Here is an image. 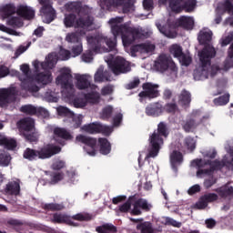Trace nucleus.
<instances>
[{"label": "nucleus", "mask_w": 233, "mask_h": 233, "mask_svg": "<svg viewBox=\"0 0 233 233\" xmlns=\"http://www.w3.org/2000/svg\"><path fill=\"white\" fill-rule=\"evenodd\" d=\"M230 101V95L229 94H225L218 98H215L213 100L214 105L217 106H223L227 105Z\"/></svg>", "instance_id": "obj_52"}, {"label": "nucleus", "mask_w": 233, "mask_h": 233, "mask_svg": "<svg viewBox=\"0 0 233 233\" xmlns=\"http://www.w3.org/2000/svg\"><path fill=\"white\" fill-rule=\"evenodd\" d=\"M35 127V122L32 117H24L17 122V128L21 134L23 132H32Z\"/></svg>", "instance_id": "obj_22"}, {"label": "nucleus", "mask_w": 233, "mask_h": 233, "mask_svg": "<svg viewBox=\"0 0 233 233\" xmlns=\"http://www.w3.org/2000/svg\"><path fill=\"white\" fill-rule=\"evenodd\" d=\"M17 99V89L15 87L0 89V106H8L10 103H15Z\"/></svg>", "instance_id": "obj_14"}, {"label": "nucleus", "mask_w": 233, "mask_h": 233, "mask_svg": "<svg viewBox=\"0 0 233 233\" xmlns=\"http://www.w3.org/2000/svg\"><path fill=\"white\" fill-rule=\"evenodd\" d=\"M152 205L147 199L138 198L133 201V208L130 212L131 216H141L143 212H150Z\"/></svg>", "instance_id": "obj_18"}, {"label": "nucleus", "mask_w": 233, "mask_h": 233, "mask_svg": "<svg viewBox=\"0 0 233 233\" xmlns=\"http://www.w3.org/2000/svg\"><path fill=\"white\" fill-rule=\"evenodd\" d=\"M57 114L62 117H68L69 119H71L73 128H79V127H81L83 123V115L77 116L66 106L58 107Z\"/></svg>", "instance_id": "obj_16"}, {"label": "nucleus", "mask_w": 233, "mask_h": 233, "mask_svg": "<svg viewBox=\"0 0 233 233\" xmlns=\"http://www.w3.org/2000/svg\"><path fill=\"white\" fill-rule=\"evenodd\" d=\"M78 143L85 145L84 150H86L88 156H96V147H97V139L85 135H78L76 137Z\"/></svg>", "instance_id": "obj_17"}, {"label": "nucleus", "mask_w": 233, "mask_h": 233, "mask_svg": "<svg viewBox=\"0 0 233 233\" xmlns=\"http://www.w3.org/2000/svg\"><path fill=\"white\" fill-rule=\"evenodd\" d=\"M42 208L44 210H47V211H50V212H57L59 210H63L64 207L61 204L49 203V204H44L42 206Z\"/></svg>", "instance_id": "obj_51"}, {"label": "nucleus", "mask_w": 233, "mask_h": 233, "mask_svg": "<svg viewBox=\"0 0 233 233\" xmlns=\"http://www.w3.org/2000/svg\"><path fill=\"white\" fill-rule=\"evenodd\" d=\"M65 165H66L65 161L57 160L53 163L52 168H53V170H61V169L65 168Z\"/></svg>", "instance_id": "obj_64"}, {"label": "nucleus", "mask_w": 233, "mask_h": 233, "mask_svg": "<svg viewBox=\"0 0 233 233\" xmlns=\"http://www.w3.org/2000/svg\"><path fill=\"white\" fill-rule=\"evenodd\" d=\"M66 41L67 43H72L73 45H79L81 42V36L77 32L68 33L66 36Z\"/></svg>", "instance_id": "obj_47"}, {"label": "nucleus", "mask_w": 233, "mask_h": 233, "mask_svg": "<svg viewBox=\"0 0 233 233\" xmlns=\"http://www.w3.org/2000/svg\"><path fill=\"white\" fill-rule=\"evenodd\" d=\"M124 18L122 16H116L109 20L111 25V32L113 37L105 36L103 35H97L95 36H87V43L92 52H99L103 45H106L108 52H114L116 46H117V37L121 36L124 46H130L137 39L143 37V33L137 28L130 27L127 24L119 25L123 23Z\"/></svg>", "instance_id": "obj_1"}, {"label": "nucleus", "mask_w": 233, "mask_h": 233, "mask_svg": "<svg viewBox=\"0 0 233 233\" xmlns=\"http://www.w3.org/2000/svg\"><path fill=\"white\" fill-rule=\"evenodd\" d=\"M51 221L52 223H66L67 225H74V222H72L70 217L63 213H54Z\"/></svg>", "instance_id": "obj_33"}, {"label": "nucleus", "mask_w": 233, "mask_h": 233, "mask_svg": "<svg viewBox=\"0 0 233 233\" xmlns=\"http://www.w3.org/2000/svg\"><path fill=\"white\" fill-rule=\"evenodd\" d=\"M141 83V80L139 78L136 77L133 81L129 82L126 85L127 90H134V88H137Z\"/></svg>", "instance_id": "obj_63"}, {"label": "nucleus", "mask_w": 233, "mask_h": 233, "mask_svg": "<svg viewBox=\"0 0 233 233\" xmlns=\"http://www.w3.org/2000/svg\"><path fill=\"white\" fill-rule=\"evenodd\" d=\"M73 78L72 71L68 68H64L56 79V85H59L63 90L67 92V97H72L76 94Z\"/></svg>", "instance_id": "obj_6"}, {"label": "nucleus", "mask_w": 233, "mask_h": 233, "mask_svg": "<svg viewBox=\"0 0 233 233\" xmlns=\"http://www.w3.org/2000/svg\"><path fill=\"white\" fill-rule=\"evenodd\" d=\"M215 191L221 199H230V198H233V187L228 186V184L216 188Z\"/></svg>", "instance_id": "obj_28"}, {"label": "nucleus", "mask_w": 233, "mask_h": 233, "mask_svg": "<svg viewBox=\"0 0 233 233\" xmlns=\"http://www.w3.org/2000/svg\"><path fill=\"white\" fill-rule=\"evenodd\" d=\"M16 14L20 15V17H24V19H27L28 21L35 17V11L28 5H20L16 9Z\"/></svg>", "instance_id": "obj_27"}, {"label": "nucleus", "mask_w": 233, "mask_h": 233, "mask_svg": "<svg viewBox=\"0 0 233 233\" xmlns=\"http://www.w3.org/2000/svg\"><path fill=\"white\" fill-rule=\"evenodd\" d=\"M20 112L25 114V116H36L37 107L33 105H25L20 107Z\"/></svg>", "instance_id": "obj_46"}, {"label": "nucleus", "mask_w": 233, "mask_h": 233, "mask_svg": "<svg viewBox=\"0 0 233 233\" xmlns=\"http://www.w3.org/2000/svg\"><path fill=\"white\" fill-rule=\"evenodd\" d=\"M192 101V95L187 89H183L178 96V103L183 106L190 105Z\"/></svg>", "instance_id": "obj_38"}, {"label": "nucleus", "mask_w": 233, "mask_h": 233, "mask_svg": "<svg viewBox=\"0 0 233 233\" xmlns=\"http://www.w3.org/2000/svg\"><path fill=\"white\" fill-rule=\"evenodd\" d=\"M158 3L160 5H167L168 3L170 10L175 12V14H181V9L185 0H158Z\"/></svg>", "instance_id": "obj_26"}, {"label": "nucleus", "mask_w": 233, "mask_h": 233, "mask_svg": "<svg viewBox=\"0 0 233 233\" xmlns=\"http://www.w3.org/2000/svg\"><path fill=\"white\" fill-rule=\"evenodd\" d=\"M96 231L97 233H116L117 232V228L113 224H104L96 227Z\"/></svg>", "instance_id": "obj_41"}, {"label": "nucleus", "mask_w": 233, "mask_h": 233, "mask_svg": "<svg viewBox=\"0 0 233 233\" xmlns=\"http://www.w3.org/2000/svg\"><path fill=\"white\" fill-rule=\"evenodd\" d=\"M106 72L103 70V68L99 67L95 74L94 79L95 83H103L104 81H109L108 76H106Z\"/></svg>", "instance_id": "obj_45"}, {"label": "nucleus", "mask_w": 233, "mask_h": 233, "mask_svg": "<svg viewBox=\"0 0 233 233\" xmlns=\"http://www.w3.org/2000/svg\"><path fill=\"white\" fill-rule=\"evenodd\" d=\"M100 6L103 10H110L112 6L114 8H117V6H122V10L124 14H128L134 4L132 0H100Z\"/></svg>", "instance_id": "obj_10"}, {"label": "nucleus", "mask_w": 233, "mask_h": 233, "mask_svg": "<svg viewBox=\"0 0 233 233\" xmlns=\"http://www.w3.org/2000/svg\"><path fill=\"white\" fill-rule=\"evenodd\" d=\"M198 40L200 45H208L212 41V31L201 30L198 34Z\"/></svg>", "instance_id": "obj_37"}, {"label": "nucleus", "mask_w": 233, "mask_h": 233, "mask_svg": "<svg viewBox=\"0 0 233 233\" xmlns=\"http://www.w3.org/2000/svg\"><path fill=\"white\" fill-rule=\"evenodd\" d=\"M98 145L100 147V154H103V156H107L112 150V145H110V142L106 138H98Z\"/></svg>", "instance_id": "obj_34"}, {"label": "nucleus", "mask_w": 233, "mask_h": 233, "mask_svg": "<svg viewBox=\"0 0 233 233\" xmlns=\"http://www.w3.org/2000/svg\"><path fill=\"white\" fill-rule=\"evenodd\" d=\"M12 161V156L8 151L0 149V167H8Z\"/></svg>", "instance_id": "obj_39"}, {"label": "nucleus", "mask_w": 233, "mask_h": 233, "mask_svg": "<svg viewBox=\"0 0 233 233\" xmlns=\"http://www.w3.org/2000/svg\"><path fill=\"white\" fill-rule=\"evenodd\" d=\"M201 125V120L198 119L196 116L191 115L182 122V128L187 134L194 132Z\"/></svg>", "instance_id": "obj_21"}, {"label": "nucleus", "mask_w": 233, "mask_h": 233, "mask_svg": "<svg viewBox=\"0 0 233 233\" xmlns=\"http://www.w3.org/2000/svg\"><path fill=\"white\" fill-rule=\"evenodd\" d=\"M200 65L202 66V72L207 74L205 68L210 66L213 57H216V49L210 45L205 46V47L198 53Z\"/></svg>", "instance_id": "obj_11"}, {"label": "nucleus", "mask_w": 233, "mask_h": 233, "mask_svg": "<svg viewBox=\"0 0 233 233\" xmlns=\"http://www.w3.org/2000/svg\"><path fill=\"white\" fill-rule=\"evenodd\" d=\"M72 219H75L76 221H90L92 219V217L88 214H83V213H78L76 215H74L72 217Z\"/></svg>", "instance_id": "obj_60"}, {"label": "nucleus", "mask_w": 233, "mask_h": 233, "mask_svg": "<svg viewBox=\"0 0 233 233\" xmlns=\"http://www.w3.org/2000/svg\"><path fill=\"white\" fill-rule=\"evenodd\" d=\"M73 105L76 108H83L86 106V99L85 97H76L73 100Z\"/></svg>", "instance_id": "obj_61"}, {"label": "nucleus", "mask_w": 233, "mask_h": 233, "mask_svg": "<svg viewBox=\"0 0 233 233\" xmlns=\"http://www.w3.org/2000/svg\"><path fill=\"white\" fill-rule=\"evenodd\" d=\"M54 66H56V59L53 57L52 54H49L46 62L42 63V68H54Z\"/></svg>", "instance_id": "obj_59"}, {"label": "nucleus", "mask_w": 233, "mask_h": 233, "mask_svg": "<svg viewBox=\"0 0 233 233\" xmlns=\"http://www.w3.org/2000/svg\"><path fill=\"white\" fill-rule=\"evenodd\" d=\"M135 199H136V195L130 196L124 204L118 207L119 212H122V214H127L130 212V209L132 208V203H134Z\"/></svg>", "instance_id": "obj_40"}, {"label": "nucleus", "mask_w": 233, "mask_h": 233, "mask_svg": "<svg viewBox=\"0 0 233 233\" xmlns=\"http://www.w3.org/2000/svg\"><path fill=\"white\" fill-rule=\"evenodd\" d=\"M184 145L187 147V150H190V152L196 150V140L192 137H187L184 140Z\"/></svg>", "instance_id": "obj_55"}, {"label": "nucleus", "mask_w": 233, "mask_h": 233, "mask_svg": "<svg viewBox=\"0 0 233 233\" xmlns=\"http://www.w3.org/2000/svg\"><path fill=\"white\" fill-rule=\"evenodd\" d=\"M82 130L87 134H103V136H110V134H112V128H110V127L105 126L99 122L85 125Z\"/></svg>", "instance_id": "obj_15"}, {"label": "nucleus", "mask_w": 233, "mask_h": 233, "mask_svg": "<svg viewBox=\"0 0 233 233\" xmlns=\"http://www.w3.org/2000/svg\"><path fill=\"white\" fill-rule=\"evenodd\" d=\"M20 70L23 74L15 71V76H17L19 81L21 82V90L29 92V94H35L39 92L40 88L34 81V76H32V72L30 71V66L24 64L20 66Z\"/></svg>", "instance_id": "obj_4"}, {"label": "nucleus", "mask_w": 233, "mask_h": 233, "mask_svg": "<svg viewBox=\"0 0 233 233\" xmlns=\"http://www.w3.org/2000/svg\"><path fill=\"white\" fill-rule=\"evenodd\" d=\"M143 91L138 94L140 99H156L159 97V85L146 82L142 85Z\"/></svg>", "instance_id": "obj_13"}, {"label": "nucleus", "mask_w": 233, "mask_h": 233, "mask_svg": "<svg viewBox=\"0 0 233 233\" xmlns=\"http://www.w3.org/2000/svg\"><path fill=\"white\" fill-rule=\"evenodd\" d=\"M71 52L73 57H77V56H81V54H83V43H78L73 46Z\"/></svg>", "instance_id": "obj_58"}, {"label": "nucleus", "mask_w": 233, "mask_h": 233, "mask_svg": "<svg viewBox=\"0 0 233 233\" xmlns=\"http://www.w3.org/2000/svg\"><path fill=\"white\" fill-rule=\"evenodd\" d=\"M176 25L180 28H184V30H192L194 28V18L182 15L177 20Z\"/></svg>", "instance_id": "obj_30"}, {"label": "nucleus", "mask_w": 233, "mask_h": 233, "mask_svg": "<svg viewBox=\"0 0 233 233\" xmlns=\"http://www.w3.org/2000/svg\"><path fill=\"white\" fill-rule=\"evenodd\" d=\"M50 177H51L50 184L57 185V183H59V181H63L65 179V173L53 172V173H51Z\"/></svg>", "instance_id": "obj_53"}, {"label": "nucleus", "mask_w": 233, "mask_h": 233, "mask_svg": "<svg viewBox=\"0 0 233 233\" xmlns=\"http://www.w3.org/2000/svg\"><path fill=\"white\" fill-rule=\"evenodd\" d=\"M196 6H198V0H184L181 12L192 14L196 10Z\"/></svg>", "instance_id": "obj_36"}, {"label": "nucleus", "mask_w": 233, "mask_h": 233, "mask_svg": "<svg viewBox=\"0 0 233 233\" xmlns=\"http://www.w3.org/2000/svg\"><path fill=\"white\" fill-rule=\"evenodd\" d=\"M67 10L73 12V14H77L79 16L86 14V8H85L79 2H72L67 5Z\"/></svg>", "instance_id": "obj_31"}, {"label": "nucleus", "mask_w": 233, "mask_h": 233, "mask_svg": "<svg viewBox=\"0 0 233 233\" xmlns=\"http://www.w3.org/2000/svg\"><path fill=\"white\" fill-rule=\"evenodd\" d=\"M38 2L42 6L40 14L44 16L45 23L50 25L57 17L56 9L52 6V0H38Z\"/></svg>", "instance_id": "obj_12"}, {"label": "nucleus", "mask_w": 233, "mask_h": 233, "mask_svg": "<svg viewBox=\"0 0 233 233\" xmlns=\"http://www.w3.org/2000/svg\"><path fill=\"white\" fill-rule=\"evenodd\" d=\"M86 103H90L91 105H97L101 101V96L98 93L91 92L85 95Z\"/></svg>", "instance_id": "obj_43"}, {"label": "nucleus", "mask_w": 233, "mask_h": 233, "mask_svg": "<svg viewBox=\"0 0 233 233\" xmlns=\"http://www.w3.org/2000/svg\"><path fill=\"white\" fill-rule=\"evenodd\" d=\"M193 167H198V170L197 171V176H203V174L210 175L215 170H221L224 167L228 165L227 159L219 160H203V159H195L192 161Z\"/></svg>", "instance_id": "obj_5"}, {"label": "nucleus", "mask_w": 233, "mask_h": 233, "mask_svg": "<svg viewBox=\"0 0 233 233\" xmlns=\"http://www.w3.org/2000/svg\"><path fill=\"white\" fill-rule=\"evenodd\" d=\"M183 161H184L183 153H181L180 151L174 150L170 154V164L173 170H175V172H177V167L182 165Z\"/></svg>", "instance_id": "obj_29"}, {"label": "nucleus", "mask_w": 233, "mask_h": 233, "mask_svg": "<svg viewBox=\"0 0 233 233\" xmlns=\"http://www.w3.org/2000/svg\"><path fill=\"white\" fill-rule=\"evenodd\" d=\"M182 66H190L192 63V57L183 53L179 58H177Z\"/></svg>", "instance_id": "obj_57"}, {"label": "nucleus", "mask_w": 233, "mask_h": 233, "mask_svg": "<svg viewBox=\"0 0 233 233\" xmlns=\"http://www.w3.org/2000/svg\"><path fill=\"white\" fill-rule=\"evenodd\" d=\"M169 54H171L173 57L178 59L183 56V47L177 44H174L169 47Z\"/></svg>", "instance_id": "obj_48"}, {"label": "nucleus", "mask_w": 233, "mask_h": 233, "mask_svg": "<svg viewBox=\"0 0 233 233\" xmlns=\"http://www.w3.org/2000/svg\"><path fill=\"white\" fill-rule=\"evenodd\" d=\"M108 66L115 76L127 74L132 70L130 64L121 56H117L115 59L109 61Z\"/></svg>", "instance_id": "obj_9"}, {"label": "nucleus", "mask_w": 233, "mask_h": 233, "mask_svg": "<svg viewBox=\"0 0 233 233\" xmlns=\"http://www.w3.org/2000/svg\"><path fill=\"white\" fill-rule=\"evenodd\" d=\"M219 199V196L216 193H207L201 196L196 204L197 208L203 210L208 207V203H214Z\"/></svg>", "instance_id": "obj_20"}, {"label": "nucleus", "mask_w": 233, "mask_h": 233, "mask_svg": "<svg viewBox=\"0 0 233 233\" xmlns=\"http://www.w3.org/2000/svg\"><path fill=\"white\" fill-rule=\"evenodd\" d=\"M41 85H48V83H52V75L50 73H38L34 77V82Z\"/></svg>", "instance_id": "obj_35"}, {"label": "nucleus", "mask_w": 233, "mask_h": 233, "mask_svg": "<svg viewBox=\"0 0 233 233\" xmlns=\"http://www.w3.org/2000/svg\"><path fill=\"white\" fill-rule=\"evenodd\" d=\"M0 12L4 19H8V17L14 15V14L17 12V9L14 4H6L1 7Z\"/></svg>", "instance_id": "obj_32"}, {"label": "nucleus", "mask_w": 233, "mask_h": 233, "mask_svg": "<svg viewBox=\"0 0 233 233\" xmlns=\"http://www.w3.org/2000/svg\"><path fill=\"white\" fill-rule=\"evenodd\" d=\"M156 50L154 44H142V54H150Z\"/></svg>", "instance_id": "obj_62"}, {"label": "nucleus", "mask_w": 233, "mask_h": 233, "mask_svg": "<svg viewBox=\"0 0 233 233\" xmlns=\"http://www.w3.org/2000/svg\"><path fill=\"white\" fill-rule=\"evenodd\" d=\"M53 134L55 136V141H56L58 145H61L62 147L66 145L65 141H72V139H74L72 133H70V131L65 127H55Z\"/></svg>", "instance_id": "obj_19"}, {"label": "nucleus", "mask_w": 233, "mask_h": 233, "mask_svg": "<svg viewBox=\"0 0 233 233\" xmlns=\"http://www.w3.org/2000/svg\"><path fill=\"white\" fill-rule=\"evenodd\" d=\"M7 25L13 28H21L23 21L18 16H13L7 20Z\"/></svg>", "instance_id": "obj_54"}, {"label": "nucleus", "mask_w": 233, "mask_h": 233, "mask_svg": "<svg viewBox=\"0 0 233 233\" xmlns=\"http://www.w3.org/2000/svg\"><path fill=\"white\" fill-rule=\"evenodd\" d=\"M5 192L9 196H19L21 194V184L19 180L8 182L5 187Z\"/></svg>", "instance_id": "obj_25"}, {"label": "nucleus", "mask_w": 233, "mask_h": 233, "mask_svg": "<svg viewBox=\"0 0 233 233\" xmlns=\"http://www.w3.org/2000/svg\"><path fill=\"white\" fill-rule=\"evenodd\" d=\"M23 137L27 141L28 143H37L38 137L35 133H28V132H23L22 133Z\"/></svg>", "instance_id": "obj_56"}, {"label": "nucleus", "mask_w": 233, "mask_h": 233, "mask_svg": "<svg viewBox=\"0 0 233 233\" xmlns=\"http://www.w3.org/2000/svg\"><path fill=\"white\" fill-rule=\"evenodd\" d=\"M112 114H114V107L112 106H106L100 112V119L108 121L112 118Z\"/></svg>", "instance_id": "obj_44"}, {"label": "nucleus", "mask_w": 233, "mask_h": 233, "mask_svg": "<svg viewBox=\"0 0 233 233\" xmlns=\"http://www.w3.org/2000/svg\"><path fill=\"white\" fill-rule=\"evenodd\" d=\"M4 225L8 228H19V227H23L24 223L17 218H9L4 221Z\"/></svg>", "instance_id": "obj_49"}, {"label": "nucleus", "mask_w": 233, "mask_h": 233, "mask_svg": "<svg viewBox=\"0 0 233 233\" xmlns=\"http://www.w3.org/2000/svg\"><path fill=\"white\" fill-rule=\"evenodd\" d=\"M61 152V147L54 144H47L34 149L27 147L24 150L23 157L27 161H37V159H50L53 156H56Z\"/></svg>", "instance_id": "obj_2"}, {"label": "nucleus", "mask_w": 233, "mask_h": 233, "mask_svg": "<svg viewBox=\"0 0 233 233\" xmlns=\"http://www.w3.org/2000/svg\"><path fill=\"white\" fill-rule=\"evenodd\" d=\"M168 127L165 122H160L157 125V129L153 132V134L149 137V147L150 149L147 157H157V154H159V150H161V147H163L165 141L163 137H168Z\"/></svg>", "instance_id": "obj_3"}, {"label": "nucleus", "mask_w": 233, "mask_h": 233, "mask_svg": "<svg viewBox=\"0 0 233 233\" xmlns=\"http://www.w3.org/2000/svg\"><path fill=\"white\" fill-rule=\"evenodd\" d=\"M154 68L157 72H161L165 74L167 70L172 73H177V66L176 62L172 59V56L167 54H161L157 56V61H155Z\"/></svg>", "instance_id": "obj_8"}, {"label": "nucleus", "mask_w": 233, "mask_h": 233, "mask_svg": "<svg viewBox=\"0 0 233 233\" xmlns=\"http://www.w3.org/2000/svg\"><path fill=\"white\" fill-rule=\"evenodd\" d=\"M76 87L78 90H86L87 88H90L92 76L88 75H76Z\"/></svg>", "instance_id": "obj_23"}, {"label": "nucleus", "mask_w": 233, "mask_h": 233, "mask_svg": "<svg viewBox=\"0 0 233 233\" xmlns=\"http://www.w3.org/2000/svg\"><path fill=\"white\" fill-rule=\"evenodd\" d=\"M163 114V105L159 102L149 104L146 107V115L151 117H159Z\"/></svg>", "instance_id": "obj_24"}, {"label": "nucleus", "mask_w": 233, "mask_h": 233, "mask_svg": "<svg viewBox=\"0 0 233 233\" xmlns=\"http://www.w3.org/2000/svg\"><path fill=\"white\" fill-rule=\"evenodd\" d=\"M137 230L141 233H154V228H152V223L143 222L137 226Z\"/></svg>", "instance_id": "obj_50"}, {"label": "nucleus", "mask_w": 233, "mask_h": 233, "mask_svg": "<svg viewBox=\"0 0 233 233\" xmlns=\"http://www.w3.org/2000/svg\"><path fill=\"white\" fill-rule=\"evenodd\" d=\"M0 147H4L5 150H15V148H17V140L5 137V138H4V142Z\"/></svg>", "instance_id": "obj_42"}, {"label": "nucleus", "mask_w": 233, "mask_h": 233, "mask_svg": "<svg viewBox=\"0 0 233 233\" xmlns=\"http://www.w3.org/2000/svg\"><path fill=\"white\" fill-rule=\"evenodd\" d=\"M64 25L66 28H72L73 26H76V28H88L94 25V17L87 15L86 17L80 16L77 19V15L71 13L66 15Z\"/></svg>", "instance_id": "obj_7"}]
</instances>
